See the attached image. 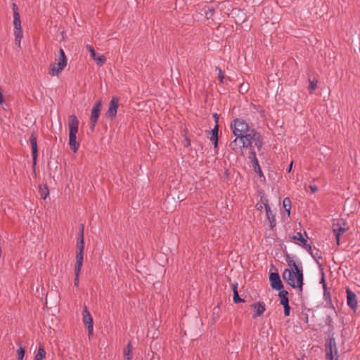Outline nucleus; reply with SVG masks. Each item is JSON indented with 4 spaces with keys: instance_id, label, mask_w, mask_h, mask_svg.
I'll list each match as a JSON object with an SVG mask.
<instances>
[{
    "instance_id": "1",
    "label": "nucleus",
    "mask_w": 360,
    "mask_h": 360,
    "mask_svg": "<svg viewBox=\"0 0 360 360\" xmlns=\"http://www.w3.org/2000/svg\"><path fill=\"white\" fill-rule=\"evenodd\" d=\"M286 262L290 269H285L282 274L283 280L293 288H298L300 292H302L303 286V269L301 263L297 264L296 262L287 256Z\"/></svg>"
},
{
    "instance_id": "2",
    "label": "nucleus",
    "mask_w": 360,
    "mask_h": 360,
    "mask_svg": "<svg viewBox=\"0 0 360 360\" xmlns=\"http://www.w3.org/2000/svg\"><path fill=\"white\" fill-rule=\"evenodd\" d=\"M78 127L79 121L76 115H70L68 118L69 145L74 153H76L79 148V143L76 141Z\"/></svg>"
},
{
    "instance_id": "3",
    "label": "nucleus",
    "mask_w": 360,
    "mask_h": 360,
    "mask_svg": "<svg viewBox=\"0 0 360 360\" xmlns=\"http://www.w3.org/2000/svg\"><path fill=\"white\" fill-rule=\"evenodd\" d=\"M245 142H248V148H257L259 150L262 147L261 136L254 129L251 128L248 132L243 135Z\"/></svg>"
},
{
    "instance_id": "4",
    "label": "nucleus",
    "mask_w": 360,
    "mask_h": 360,
    "mask_svg": "<svg viewBox=\"0 0 360 360\" xmlns=\"http://www.w3.org/2000/svg\"><path fill=\"white\" fill-rule=\"evenodd\" d=\"M234 136H241L248 132L251 129L248 124L243 119L236 118L231 124Z\"/></svg>"
},
{
    "instance_id": "5",
    "label": "nucleus",
    "mask_w": 360,
    "mask_h": 360,
    "mask_svg": "<svg viewBox=\"0 0 360 360\" xmlns=\"http://www.w3.org/2000/svg\"><path fill=\"white\" fill-rule=\"evenodd\" d=\"M84 226H82L79 232V236L77 243V252H76V262L75 264H82L84 259Z\"/></svg>"
},
{
    "instance_id": "6",
    "label": "nucleus",
    "mask_w": 360,
    "mask_h": 360,
    "mask_svg": "<svg viewBox=\"0 0 360 360\" xmlns=\"http://www.w3.org/2000/svg\"><path fill=\"white\" fill-rule=\"evenodd\" d=\"M332 228L337 240V244L339 245L340 236L345 233L349 229V227L344 219H340L336 223L333 224Z\"/></svg>"
},
{
    "instance_id": "7",
    "label": "nucleus",
    "mask_w": 360,
    "mask_h": 360,
    "mask_svg": "<svg viewBox=\"0 0 360 360\" xmlns=\"http://www.w3.org/2000/svg\"><path fill=\"white\" fill-rule=\"evenodd\" d=\"M326 356L328 360H338V351L336 347L335 340L330 338L326 345Z\"/></svg>"
},
{
    "instance_id": "8",
    "label": "nucleus",
    "mask_w": 360,
    "mask_h": 360,
    "mask_svg": "<svg viewBox=\"0 0 360 360\" xmlns=\"http://www.w3.org/2000/svg\"><path fill=\"white\" fill-rule=\"evenodd\" d=\"M102 108V100L99 99L98 100L96 103L94 104L91 113V117H90V124H91V131L94 130V127L96 126V124L98 122V120L99 118L101 111Z\"/></svg>"
},
{
    "instance_id": "9",
    "label": "nucleus",
    "mask_w": 360,
    "mask_h": 360,
    "mask_svg": "<svg viewBox=\"0 0 360 360\" xmlns=\"http://www.w3.org/2000/svg\"><path fill=\"white\" fill-rule=\"evenodd\" d=\"M236 138L233 140L230 144L229 147L231 150H234L236 153L242 152V149L244 148H248L247 144L248 142H245L243 135L241 136H235Z\"/></svg>"
},
{
    "instance_id": "10",
    "label": "nucleus",
    "mask_w": 360,
    "mask_h": 360,
    "mask_svg": "<svg viewBox=\"0 0 360 360\" xmlns=\"http://www.w3.org/2000/svg\"><path fill=\"white\" fill-rule=\"evenodd\" d=\"M119 105V98L116 96H113L110 101L109 108L107 110L105 115L110 119H113L116 117L117 109Z\"/></svg>"
},
{
    "instance_id": "11",
    "label": "nucleus",
    "mask_w": 360,
    "mask_h": 360,
    "mask_svg": "<svg viewBox=\"0 0 360 360\" xmlns=\"http://www.w3.org/2000/svg\"><path fill=\"white\" fill-rule=\"evenodd\" d=\"M65 68V64L63 60L62 63H51L49 68V74L52 77L58 76Z\"/></svg>"
},
{
    "instance_id": "12",
    "label": "nucleus",
    "mask_w": 360,
    "mask_h": 360,
    "mask_svg": "<svg viewBox=\"0 0 360 360\" xmlns=\"http://www.w3.org/2000/svg\"><path fill=\"white\" fill-rule=\"evenodd\" d=\"M82 314H83V321L87 328L89 335H91L92 334L93 327H94L93 319H92L89 311H88V309L86 307H84Z\"/></svg>"
},
{
    "instance_id": "13",
    "label": "nucleus",
    "mask_w": 360,
    "mask_h": 360,
    "mask_svg": "<svg viewBox=\"0 0 360 360\" xmlns=\"http://www.w3.org/2000/svg\"><path fill=\"white\" fill-rule=\"evenodd\" d=\"M261 200L264 205V207L266 210V217L269 221L270 227L271 229H273L274 228V226H276L275 215L272 213V212L271 210V208L268 203V200L264 198H262Z\"/></svg>"
},
{
    "instance_id": "14",
    "label": "nucleus",
    "mask_w": 360,
    "mask_h": 360,
    "mask_svg": "<svg viewBox=\"0 0 360 360\" xmlns=\"http://www.w3.org/2000/svg\"><path fill=\"white\" fill-rule=\"evenodd\" d=\"M86 49L89 51L91 57L96 61L98 66H102L106 61V58L103 55L97 56L94 48L91 45H86Z\"/></svg>"
},
{
    "instance_id": "15",
    "label": "nucleus",
    "mask_w": 360,
    "mask_h": 360,
    "mask_svg": "<svg viewBox=\"0 0 360 360\" xmlns=\"http://www.w3.org/2000/svg\"><path fill=\"white\" fill-rule=\"evenodd\" d=\"M30 141L32 147V155L33 159V167L36 165L37 163V158L38 154V149H37V136L33 131L31 134Z\"/></svg>"
},
{
    "instance_id": "16",
    "label": "nucleus",
    "mask_w": 360,
    "mask_h": 360,
    "mask_svg": "<svg viewBox=\"0 0 360 360\" xmlns=\"http://www.w3.org/2000/svg\"><path fill=\"white\" fill-rule=\"evenodd\" d=\"M269 281L273 289L280 290L283 288V283L278 273H271Z\"/></svg>"
},
{
    "instance_id": "17",
    "label": "nucleus",
    "mask_w": 360,
    "mask_h": 360,
    "mask_svg": "<svg viewBox=\"0 0 360 360\" xmlns=\"http://www.w3.org/2000/svg\"><path fill=\"white\" fill-rule=\"evenodd\" d=\"M347 304L353 309L356 310L357 307L356 297L354 292L349 289H347Z\"/></svg>"
},
{
    "instance_id": "18",
    "label": "nucleus",
    "mask_w": 360,
    "mask_h": 360,
    "mask_svg": "<svg viewBox=\"0 0 360 360\" xmlns=\"http://www.w3.org/2000/svg\"><path fill=\"white\" fill-rule=\"evenodd\" d=\"M251 307L255 310V313L252 315L253 318L260 316L261 315L263 314L266 309L264 303L261 302L252 304Z\"/></svg>"
},
{
    "instance_id": "19",
    "label": "nucleus",
    "mask_w": 360,
    "mask_h": 360,
    "mask_svg": "<svg viewBox=\"0 0 360 360\" xmlns=\"http://www.w3.org/2000/svg\"><path fill=\"white\" fill-rule=\"evenodd\" d=\"M82 264H75V279H74V285L76 287H78L79 282V274L81 273Z\"/></svg>"
},
{
    "instance_id": "20",
    "label": "nucleus",
    "mask_w": 360,
    "mask_h": 360,
    "mask_svg": "<svg viewBox=\"0 0 360 360\" xmlns=\"http://www.w3.org/2000/svg\"><path fill=\"white\" fill-rule=\"evenodd\" d=\"M218 124H216L214 129L211 131L210 141L213 142L215 148H217L218 144Z\"/></svg>"
},
{
    "instance_id": "21",
    "label": "nucleus",
    "mask_w": 360,
    "mask_h": 360,
    "mask_svg": "<svg viewBox=\"0 0 360 360\" xmlns=\"http://www.w3.org/2000/svg\"><path fill=\"white\" fill-rule=\"evenodd\" d=\"M288 292L286 290H281L278 293V296L280 298V302L282 305H287V304H289V300H288Z\"/></svg>"
},
{
    "instance_id": "22",
    "label": "nucleus",
    "mask_w": 360,
    "mask_h": 360,
    "mask_svg": "<svg viewBox=\"0 0 360 360\" xmlns=\"http://www.w3.org/2000/svg\"><path fill=\"white\" fill-rule=\"evenodd\" d=\"M131 350H132L131 344V342H129L127 347L124 348V349L123 351L124 360H131V359H132Z\"/></svg>"
},
{
    "instance_id": "23",
    "label": "nucleus",
    "mask_w": 360,
    "mask_h": 360,
    "mask_svg": "<svg viewBox=\"0 0 360 360\" xmlns=\"http://www.w3.org/2000/svg\"><path fill=\"white\" fill-rule=\"evenodd\" d=\"M233 301L235 303L238 302H244L245 300L243 299H241L239 297L238 292V283H235L233 285Z\"/></svg>"
},
{
    "instance_id": "24",
    "label": "nucleus",
    "mask_w": 360,
    "mask_h": 360,
    "mask_svg": "<svg viewBox=\"0 0 360 360\" xmlns=\"http://www.w3.org/2000/svg\"><path fill=\"white\" fill-rule=\"evenodd\" d=\"M39 191L41 198H43L44 200H45L46 197L49 195V191L46 185L39 186Z\"/></svg>"
},
{
    "instance_id": "25",
    "label": "nucleus",
    "mask_w": 360,
    "mask_h": 360,
    "mask_svg": "<svg viewBox=\"0 0 360 360\" xmlns=\"http://www.w3.org/2000/svg\"><path fill=\"white\" fill-rule=\"evenodd\" d=\"M283 206L285 211L287 212L288 216H290V208H291V201L289 198H285L283 200Z\"/></svg>"
},
{
    "instance_id": "26",
    "label": "nucleus",
    "mask_w": 360,
    "mask_h": 360,
    "mask_svg": "<svg viewBox=\"0 0 360 360\" xmlns=\"http://www.w3.org/2000/svg\"><path fill=\"white\" fill-rule=\"evenodd\" d=\"M251 154L252 155V157H253V166L255 169V171L260 175L262 176V170L259 166V162H258V160L256 158V155H255V153L252 151L251 152Z\"/></svg>"
},
{
    "instance_id": "27",
    "label": "nucleus",
    "mask_w": 360,
    "mask_h": 360,
    "mask_svg": "<svg viewBox=\"0 0 360 360\" xmlns=\"http://www.w3.org/2000/svg\"><path fill=\"white\" fill-rule=\"evenodd\" d=\"M46 356V352L42 346H39L34 360H42Z\"/></svg>"
},
{
    "instance_id": "28",
    "label": "nucleus",
    "mask_w": 360,
    "mask_h": 360,
    "mask_svg": "<svg viewBox=\"0 0 360 360\" xmlns=\"http://www.w3.org/2000/svg\"><path fill=\"white\" fill-rule=\"evenodd\" d=\"M63 60H64L65 66H66L67 63H68L67 58L65 56V52H64L63 49H60V50H59V56H58V58L56 59V63H62Z\"/></svg>"
},
{
    "instance_id": "29",
    "label": "nucleus",
    "mask_w": 360,
    "mask_h": 360,
    "mask_svg": "<svg viewBox=\"0 0 360 360\" xmlns=\"http://www.w3.org/2000/svg\"><path fill=\"white\" fill-rule=\"evenodd\" d=\"M13 18L15 30L22 29L19 13H16L15 15L13 16Z\"/></svg>"
},
{
    "instance_id": "30",
    "label": "nucleus",
    "mask_w": 360,
    "mask_h": 360,
    "mask_svg": "<svg viewBox=\"0 0 360 360\" xmlns=\"http://www.w3.org/2000/svg\"><path fill=\"white\" fill-rule=\"evenodd\" d=\"M292 238L294 240H296V241H298L297 242V244H299L300 245H301L306 240L304 238V237L302 236V234L300 233V232H297L296 233L295 235H294Z\"/></svg>"
},
{
    "instance_id": "31",
    "label": "nucleus",
    "mask_w": 360,
    "mask_h": 360,
    "mask_svg": "<svg viewBox=\"0 0 360 360\" xmlns=\"http://www.w3.org/2000/svg\"><path fill=\"white\" fill-rule=\"evenodd\" d=\"M14 34H15V41H19V39H21L22 38V29L15 30Z\"/></svg>"
},
{
    "instance_id": "32",
    "label": "nucleus",
    "mask_w": 360,
    "mask_h": 360,
    "mask_svg": "<svg viewBox=\"0 0 360 360\" xmlns=\"http://www.w3.org/2000/svg\"><path fill=\"white\" fill-rule=\"evenodd\" d=\"M17 356H18V360H22L23 357L25 356V349L20 347V348L17 350Z\"/></svg>"
},
{
    "instance_id": "33",
    "label": "nucleus",
    "mask_w": 360,
    "mask_h": 360,
    "mask_svg": "<svg viewBox=\"0 0 360 360\" xmlns=\"http://www.w3.org/2000/svg\"><path fill=\"white\" fill-rule=\"evenodd\" d=\"M317 81H309V90L312 93L316 88Z\"/></svg>"
},
{
    "instance_id": "34",
    "label": "nucleus",
    "mask_w": 360,
    "mask_h": 360,
    "mask_svg": "<svg viewBox=\"0 0 360 360\" xmlns=\"http://www.w3.org/2000/svg\"><path fill=\"white\" fill-rule=\"evenodd\" d=\"M215 69H216V70H217V71H218V72H219L218 78H219V79L220 82H221V83H223V80H224V75H223V74H222V71H221V68H219V67H216V68H215Z\"/></svg>"
},
{
    "instance_id": "35",
    "label": "nucleus",
    "mask_w": 360,
    "mask_h": 360,
    "mask_svg": "<svg viewBox=\"0 0 360 360\" xmlns=\"http://www.w3.org/2000/svg\"><path fill=\"white\" fill-rule=\"evenodd\" d=\"M307 251L309 252L311 250V246L307 243V240H305L302 245H301Z\"/></svg>"
},
{
    "instance_id": "36",
    "label": "nucleus",
    "mask_w": 360,
    "mask_h": 360,
    "mask_svg": "<svg viewBox=\"0 0 360 360\" xmlns=\"http://www.w3.org/2000/svg\"><path fill=\"white\" fill-rule=\"evenodd\" d=\"M283 306L284 307V314L285 316H289L290 310V307L289 306V304H287V305H283Z\"/></svg>"
},
{
    "instance_id": "37",
    "label": "nucleus",
    "mask_w": 360,
    "mask_h": 360,
    "mask_svg": "<svg viewBox=\"0 0 360 360\" xmlns=\"http://www.w3.org/2000/svg\"><path fill=\"white\" fill-rule=\"evenodd\" d=\"M214 10L210 9L205 12V16L207 19L210 18L213 15Z\"/></svg>"
},
{
    "instance_id": "38",
    "label": "nucleus",
    "mask_w": 360,
    "mask_h": 360,
    "mask_svg": "<svg viewBox=\"0 0 360 360\" xmlns=\"http://www.w3.org/2000/svg\"><path fill=\"white\" fill-rule=\"evenodd\" d=\"M309 187L312 193H315L318 191V187L316 186L310 185Z\"/></svg>"
},
{
    "instance_id": "39",
    "label": "nucleus",
    "mask_w": 360,
    "mask_h": 360,
    "mask_svg": "<svg viewBox=\"0 0 360 360\" xmlns=\"http://www.w3.org/2000/svg\"><path fill=\"white\" fill-rule=\"evenodd\" d=\"M13 16L15 15L16 13H19L18 8L15 4H13Z\"/></svg>"
},
{
    "instance_id": "40",
    "label": "nucleus",
    "mask_w": 360,
    "mask_h": 360,
    "mask_svg": "<svg viewBox=\"0 0 360 360\" xmlns=\"http://www.w3.org/2000/svg\"><path fill=\"white\" fill-rule=\"evenodd\" d=\"M255 207H256V208H257V210H262V207H262V205H260V204H257Z\"/></svg>"
},
{
    "instance_id": "41",
    "label": "nucleus",
    "mask_w": 360,
    "mask_h": 360,
    "mask_svg": "<svg viewBox=\"0 0 360 360\" xmlns=\"http://www.w3.org/2000/svg\"><path fill=\"white\" fill-rule=\"evenodd\" d=\"M20 41H21V39H19V41H15V44H16L18 47H20Z\"/></svg>"
},
{
    "instance_id": "42",
    "label": "nucleus",
    "mask_w": 360,
    "mask_h": 360,
    "mask_svg": "<svg viewBox=\"0 0 360 360\" xmlns=\"http://www.w3.org/2000/svg\"><path fill=\"white\" fill-rule=\"evenodd\" d=\"M214 119H215L216 124H217V122H218V119H219V117H218L217 114H214Z\"/></svg>"
},
{
    "instance_id": "43",
    "label": "nucleus",
    "mask_w": 360,
    "mask_h": 360,
    "mask_svg": "<svg viewBox=\"0 0 360 360\" xmlns=\"http://www.w3.org/2000/svg\"><path fill=\"white\" fill-rule=\"evenodd\" d=\"M292 162L290 163V165H289V167L288 169V172H290L292 169Z\"/></svg>"
}]
</instances>
